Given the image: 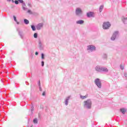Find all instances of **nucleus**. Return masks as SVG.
<instances>
[{
	"mask_svg": "<svg viewBox=\"0 0 127 127\" xmlns=\"http://www.w3.org/2000/svg\"><path fill=\"white\" fill-rule=\"evenodd\" d=\"M76 23H77V24H83L84 23V20H81L77 21Z\"/></svg>",
	"mask_w": 127,
	"mask_h": 127,
	"instance_id": "11",
	"label": "nucleus"
},
{
	"mask_svg": "<svg viewBox=\"0 0 127 127\" xmlns=\"http://www.w3.org/2000/svg\"><path fill=\"white\" fill-rule=\"evenodd\" d=\"M87 17H92L94 16V12H89L87 13Z\"/></svg>",
	"mask_w": 127,
	"mask_h": 127,
	"instance_id": "7",
	"label": "nucleus"
},
{
	"mask_svg": "<svg viewBox=\"0 0 127 127\" xmlns=\"http://www.w3.org/2000/svg\"><path fill=\"white\" fill-rule=\"evenodd\" d=\"M24 23H25V24H28V23H29V21H28V20L25 19L24 20Z\"/></svg>",
	"mask_w": 127,
	"mask_h": 127,
	"instance_id": "17",
	"label": "nucleus"
},
{
	"mask_svg": "<svg viewBox=\"0 0 127 127\" xmlns=\"http://www.w3.org/2000/svg\"><path fill=\"white\" fill-rule=\"evenodd\" d=\"M14 2H15V3L16 4H18V1H17V0H15L14 1Z\"/></svg>",
	"mask_w": 127,
	"mask_h": 127,
	"instance_id": "24",
	"label": "nucleus"
},
{
	"mask_svg": "<svg viewBox=\"0 0 127 127\" xmlns=\"http://www.w3.org/2000/svg\"><path fill=\"white\" fill-rule=\"evenodd\" d=\"M84 107H86L87 109H91L92 107V101L90 99L84 101Z\"/></svg>",
	"mask_w": 127,
	"mask_h": 127,
	"instance_id": "1",
	"label": "nucleus"
},
{
	"mask_svg": "<svg viewBox=\"0 0 127 127\" xmlns=\"http://www.w3.org/2000/svg\"><path fill=\"white\" fill-rule=\"evenodd\" d=\"M65 105L66 106H67L68 105V99H67L66 101H65Z\"/></svg>",
	"mask_w": 127,
	"mask_h": 127,
	"instance_id": "25",
	"label": "nucleus"
},
{
	"mask_svg": "<svg viewBox=\"0 0 127 127\" xmlns=\"http://www.w3.org/2000/svg\"><path fill=\"white\" fill-rule=\"evenodd\" d=\"M22 8L24 10H26V9H27V7H26V5L23 4L22 5Z\"/></svg>",
	"mask_w": 127,
	"mask_h": 127,
	"instance_id": "14",
	"label": "nucleus"
},
{
	"mask_svg": "<svg viewBox=\"0 0 127 127\" xmlns=\"http://www.w3.org/2000/svg\"><path fill=\"white\" fill-rule=\"evenodd\" d=\"M42 96H45V91H44L42 94Z\"/></svg>",
	"mask_w": 127,
	"mask_h": 127,
	"instance_id": "29",
	"label": "nucleus"
},
{
	"mask_svg": "<svg viewBox=\"0 0 127 127\" xmlns=\"http://www.w3.org/2000/svg\"><path fill=\"white\" fill-rule=\"evenodd\" d=\"M123 21L125 24H127V18H124Z\"/></svg>",
	"mask_w": 127,
	"mask_h": 127,
	"instance_id": "15",
	"label": "nucleus"
},
{
	"mask_svg": "<svg viewBox=\"0 0 127 127\" xmlns=\"http://www.w3.org/2000/svg\"><path fill=\"white\" fill-rule=\"evenodd\" d=\"M111 23L109 22H104L102 25V28L104 29H109L111 27Z\"/></svg>",
	"mask_w": 127,
	"mask_h": 127,
	"instance_id": "2",
	"label": "nucleus"
},
{
	"mask_svg": "<svg viewBox=\"0 0 127 127\" xmlns=\"http://www.w3.org/2000/svg\"><path fill=\"white\" fill-rule=\"evenodd\" d=\"M27 12H28V13H30L31 14L32 13V12L30 10H28Z\"/></svg>",
	"mask_w": 127,
	"mask_h": 127,
	"instance_id": "23",
	"label": "nucleus"
},
{
	"mask_svg": "<svg viewBox=\"0 0 127 127\" xmlns=\"http://www.w3.org/2000/svg\"><path fill=\"white\" fill-rule=\"evenodd\" d=\"M35 54V55H38V52H36Z\"/></svg>",
	"mask_w": 127,
	"mask_h": 127,
	"instance_id": "32",
	"label": "nucleus"
},
{
	"mask_svg": "<svg viewBox=\"0 0 127 127\" xmlns=\"http://www.w3.org/2000/svg\"><path fill=\"white\" fill-rule=\"evenodd\" d=\"M80 99H82V100H84V99H86V98H88V95H85V96L80 95Z\"/></svg>",
	"mask_w": 127,
	"mask_h": 127,
	"instance_id": "13",
	"label": "nucleus"
},
{
	"mask_svg": "<svg viewBox=\"0 0 127 127\" xmlns=\"http://www.w3.org/2000/svg\"><path fill=\"white\" fill-rule=\"evenodd\" d=\"M33 109H34V107H32L31 112H32V114H33V111H34Z\"/></svg>",
	"mask_w": 127,
	"mask_h": 127,
	"instance_id": "27",
	"label": "nucleus"
},
{
	"mask_svg": "<svg viewBox=\"0 0 127 127\" xmlns=\"http://www.w3.org/2000/svg\"><path fill=\"white\" fill-rule=\"evenodd\" d=\"M12 2H14V1L13 0H11Z\"/></svg>",
	"mask_w": 127,
	"mask_h": 127,
	"instance_id": "33",
	"label": "nucleus"
},
{
	"mask_svg": "<svg viewBox=\"0 0 127 127\" xmlns=\"http://www.w3.org/2000/svg\"><path fill=\"white\" fill-rule=\"evenodd\" d=\"M42 66L43 67L44 66V62H42Z\"/></svg>",
	"mask_w": 127,
	"mask_h": 127,
	"instance_id": "30",
	"label": "nucleus"
},
{
	"mask_svg": "<svg viewBox=\"0 0 127 127\" xmlns=\"http://www.w3.org/2000/svg\"><path fill=\"white\" fill-rule=\"evenodd\" d=\"M75 13L76 15H79V14H81L82 13V9H81L80 8H77L75 10Z\"/></svg>",
	"mask_w": 127,
	"mask_h": 127,
	"instance_id": "4",
	"label": "nucleus"
},
{
	"mask_svg": "<svg viewBox=\"0 0 127 127\" xmlns=\"http://www.w3.org/2000/svg\"><path fill=\"white\" fill-rule=\"evenodd\" d=\"M120 111L121 112V113H122V114H123V115H125L126 112H127V110L124 108H122L120 109Z\"/></svg>",
	"mask_w": 127,
	"mask_h": 127,
	"instance_id": "10",
	"label": "nucleus"
},
{
	"mask_svg": "<svg viewBox=\"0 0 127 127\" xmlns=\"http://www.w3.org/2000/svg\"><path fill=\"white\" fill-rule=\"evenodd\" d=\"M101 71H103L104 72H108L109 70H108V68L106 67H101Z\"/></svg>",
	"mask_w": 127,
	"mask_h": 127,
	"instance_id": "12",
	"label": "nucleus"
},
{
	"mask_svg": "<svg viewBox=\"0 0 127 127\" xmlns=\"http://www.w3.org/2000/svg\"><path fill=\"white\" fill-rule=\"evenodd\" d=\"M34 37L35 38H37V33H34Z\"/></svg>",
	"mask_w": 127,
	"mask_h": 127,
	"instance_id": "21",
	"label": "nucleus"
},
{
	"mask_svg": "<svg viewBox=\"0 0 127 127\" xmlns=\"http://www.w3.org/2000/svg\"><path fill=\"white\" fill-rule=\"evenodd\" d=\"M103 8H104V6H103V5L100 6V8H99L100 12H102V11L103 10Z\"/></svg>",
	"mask_w": 127,
	"mask_h": 127,
	"instance_id": "18",
	"label": "nucleus"
},
{
	"mask_svg": "<svg viewBox=\"0 0 127 127\" xmlns=\"http://www.w3.org/2000/svg\"><path fill=\"white\" fill-rule=\"evenodd\" d=\"M13 18H14V21H15L17 23V24H19V23L17 22V20L16 19V17H15V16H13Z\"/></svg>",
	"mask_w": 127,
	"mask_h": 127,
	"instance_id": "16",
	"label": "nucleus"
},
{
	"mask_svg": "<svg viewBox=\"0 0 127 127\" xmlns=\"http://www.w3.org/2000/svg\"><path fill=\"white\" fill-rule=\"evenodd\" d=\"M95 69L98 72H101L102 71V67H100L99 66H96Z\"/></svg>",
	"mask_w": 127,
	"mask_h": 127,
	"instance_id": "9",
	"label": "nucleus"
},
{
	"mask_svg": "<svg viewBox=\"0 0 127 127\" xmlns=\"http://www.w3.org/2000/svg\"><path fill=\"white\" fill-rule=\"evenodd\" d=\"M121 69L124 70V66L123 65H120Z\"/></svg>",
	"mask_w": 127,
	"mask_h": 127,
	"instance_id": "22",
	"label": "nucleus"
},
{
	"mask_svg": "<svg viewBox=\"0 0 127 127\" xmlns=\"http://www.w3.org/2000/svg\"><path fill=\"white\" fill-rule=\"evenodd\" d=\"M31 28H32V30H33L34 31L35 30V26L32 25Z\"/></svg>",
	"mask_w": 127,
	"mask_h": 127,
	"instance_id": "20",
	"label": "nucleus"
},
{
	"mask_svg": "<svg viewBox=\"0 0 127 127\" xmlns=\"http://www.w3.org/2000/svg\"><path fill=\"white\" fill-rule=\"evenodd\" d=\"M33 122L34 124H37V119L36 118L34 119Z\"/></svg>",
	"mask_w": 127,
	"mask_h": 127,
	"instance_id": "19",
	"label": "nucleus"
},
{
	"mask_svg": "<svg viewBox=\"0 0 127 127\" xmlns=\"http://www.w3.org/2000/svg\"><path fill=\"white\" fill-rule=\"evenodd\" d=\"M87 50H91V51H93L94 50H96V47L93 45H89L88 47Z\"/></svg>",
	"mask_w": 127,
	"mask_h": 127,
	"instance_id": "5",
	"label": "nucleus"
},
{
	"mask_svg": "<svg viewBox=\"0 0 127 127\" xmlns=\"http://www.w3.org/2000/svg\"><path fill=\"white\" fill-rule=\"evenodd\" d=\"M95 83L96 85H97L98 88H101V81H100V79L97 78L96 79H95Z\"/></svg>",
	"mask_w": 127,
	"mask_h": 127,
	"instance_id": "3",
	"label": "nucleus"
},
{
	"mask_svg": "<svg viewBox=\"0 0 127 127\" xmlns=\"http://www.w3.org/2000/svg\"><path fill=\"white\" fill-rule=\"evenodd\" d=\"M117 34H119V32L118 31L115 32L111 37V40H115V39H116V36Z\"/></svg>",
	"mask_w": 127,
	"mask_h": 127,
	"instance_id": "6",
	"label": "nucleus"
},
{
	"mask_svg": "<svg viewBox=\"0 0 127 127\" xmlns=\"http://www.w3.org/2000/svg\"><path fill=\"white\" fill-rule=\"evenodd\" d=\"M43 26V23H39V24L37 25V29L38 30H39L41 29V27Z\"/></svg>",
	"mask_w": 127,
	"mask_h": 127,
	"instance_id": "8",
	"label": "nucleus"
},
{
	"mask_svg": "<svg viewBox=\"0 0 127 127\" xmlns=\"http://www.w3.org/2000/svg\"><path fill=\"white\" fill-rule=\"evenodd\" d=\"M44 59V54H42V59Z\"/></svg>",
	"mask_w": 127,
	"mask_h": 127,
	"instance_id": "28",
	"label": "nucleus"
},
{
	"mask_svg": "<svg viewBox=\"0 0 127 127\" xmlns=\"http://www.w3.org/2000/svg\"><path fill=\"white\" fill-rule=\"evenodd\" d=\"M39 90L40 91H42V89H41V86L39 87Z\"/></svg>",
	"mask_w": 127,
	"mask_h": 127,
	"instance_id": "31",
	"label": "nucleus"
},
{
	"mask_svg": "<svg viewBox=\"0 0 127 127\" xmlns=\"http://www.w3.org/2000/svg\"><path fill=\"white\" fill-rule=\"evenodd\" d=\"M19 2H20L21 3H23V0H18Z\"/></svg>",
	"mask_w": 127,
	"mask_h": 127,
	"instance_id": "26",
	"label": "nucleus"
}]
</instances>
